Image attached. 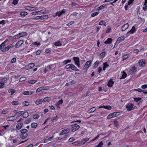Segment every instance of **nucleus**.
<instances>
[{
    "label": "nucleus",
    "instance_id": "obj_1",
    "mask_svg": "<svg viewBox=\"0 0 147 147\" xmlns=\"http://www.w3.org/2000/svg\"><path fill=\"white\" fill-rule=\"evenodd\" d=\"M21 134L20 135V137L22 139L26 138L28 136L27 132L28 130L27 129H21L20 131Z\"/></svg>",
    "mask_w": 147,
    "mask_h": 147
},
{
    "label": "nucleus",
    "instance_id": "obj_2",
    "mask_svg": "<svg viewBox=\"0 0 147 147\" xmlns=\"http://www.w3.org/2000/svg\"><path fill=\"white\" fill-rule=\"evenodd\" d=\"M65 68L67 69H71L72 70L76 71H79V70L77 68L72 64H70L67 65L65 66Z\"/></svg>",
    "mask_w": 147,
    "mask_h": 147
},
{
    "label": "nucleus",
    "instance_id": "obj_3",
    "mask_svg": "<svg viewBox=\"0 0 147 147\" xmlns=\"http://www.w3.org/2000/svg\"><path fill=\"white\" fill-rule=\"evenodd\" d=\"M73 60L74 61L75 63L78 67H80V63L79 61V58L77 57H73Z\"/></svg>",
    "mask_w": 147,
    "mask_h": 147
},
{
    "label": "nucleus",
    "instance_id": "obj_4",
    "mask_svg": "<svg viewBox=\"0 0 147 147\" xmlns=\"http://www.w3.org/2000/svg\"><path fill=\"white\" fill-rule=\"evenodd\" d=\"M118 115V113L117 112H114L111 113L107 117V119H110L114 117L117 116Z\"/></svg>",
    "mask_w": 147,
    "mask_h": 147
},
{
    "label": "nucleus",
    "instance_id": "obj_5",
    "mask_svg": "<svg viewBox=\"0 0 147 147\" xmlns=\"http://www.w3.org/2000/svg\"><path fill=\"white\" fill-rule=\"evenodd\" d=\"M127 109L129 111L132 110L134 109L133 105L132 104H128L126 106Z\"/></svg>",
    "mask_w": 147,
    "mask_h": 147
},
{
    "label": "nucleus",
    "instance_id": "obj_6",
    "mask_svg": "<svg viewBox=\"0 0 147 147\" xmlns=\"http://www.w3.org/2000/svg\"><path fill=\"white\" fill-rule=\"evenodd\" d=\"M72 131L74 132L77 130L79 128L80 126L77 124H75L71 125Z\"/></svg>",
    "mask_w": 147,
    "mask_h": 147
},
{
    "label": "nucleus",
    "instance_id": "obj_7",
    "mask_svg": "<svg viewBox=\"0 0 147 147\" xmlns=\"http://www.w3.org/2000/svg\"><path fill=\"white\" fill-rule=\"evenodd\" d=\"M136 31L135 27L134 26H133L132 28L129 32H127V34L128 36L130 35L131 34H133L134 32Z\"/></svg>",
    "mask_w": 147,
    "mask_h": 147
},
{
    "label": "nucleus",
    "instance_id": "obj_8",
    "mask_svg": "<svg viewBox=\"0 0 147 147\" xmlns=\"http://www.w3.org/2000/svg\"><path fill=\"white\" fill-rule=\"evenodd\" d=\"M70 131V130L69 128L63 130L62 131L61 134H59V136H61L62 135L67 134Z\"/></svg>",
    "mask_w": 147,
    "mask_h": 147
},
{
    "label": "nucleus",
    "instance_id": "obj_9",
    "mask_svg": "<svg viewBox=\"0 0 147 147\" xmlns=\"http://www.w3.org/2000/svg\"><path fill=\"white\" fill-rule=\"evenodd\" d=\"M125 40V36H121L119 37L116 43H119L120 42L123 41Z\"/></svg>",
    "mask_w": 147,
    "mask_h": 147
},
{
    "label": "nucleus",
    "instance_id": "obj_10",
    "mask_svg": "<svg viewBox=\"0 0 147 147\" xmlns=\"http://www.w3.org/2000/svg\"><path fill=\"white\" fill-rule=\"evenodd\" d=\"M17 119V117H15V116H11L8 117L6 120L8 121L15 120Z\"/></svg>",
    "mask_w": 147,
    "mask_h": 147
},
{
    "label": "nucleus",
    "instance_id": "obj_11",
    "mask_svg": "<svg viewBox=\"0 0 147 147\" xmlns=\"http://www.w3.org/2000/svg\"><path fill=\"white\" fill-rule=\"evenodd\" d=\"M25 8L28 10H31L32 11H34L36 10L37 9V7H33L30 6H26L25 7Z\"/></svg>",
    "mask_w": 147,
    "mask_h": 147
},
{
    "label": "nucleus",
    "instance_id": "obj_12",
    "mask_svg": "<svg viewBox=\"0 0 147 147\" xmlns=\"http://www.w3.org/2000/svg\"><path fill=\"white\" fill-rule=\"evenodd\" d=\"M13 43L10 44L7 47H5V50H4V52L8 51L10 49L13 48L14 47Z\"/></svg>",
    "mask_w": 147,
    "mask_h": 147
},
{
    "label": "nucleus",
    "instance_id": "obj_13",
    "mask_svg": "<svg viewBox=\"0 0 147 147\" xmlns=\"http://www.w3.org/2000/svg\"><path fill=\"white\" fill-rule=\"evenodd\" d=\"M128 27L129 24L128 23H126L121 27V30L122 32H123L126 30Z\"/></svg>",
    "mask_w": 147,
    "mask_h": 147
},
{
    "label": "nucleus",
    "instance_id": "obj_14",
    "mask_svg": "<svg viewBox=\"0 0 147 147\" xmlns=\"http://www.w3.org/2000/svg\"><path fill=\"white\" fill-rule=\"evenodd\" d=\"M138 63L139 66L141 67L144 66L146 64L145 61L143 59L140 60Z\"/></svg>",
    "mask_w": 147,
    "mask_h": 147
},
{
    "label": "nucleus",
    "instance_id": "obj_15",
    "mask_svg": "<svg viewBox=\"0 0 147 147\" xmlns=\"http://www.w3.org/2000/svg\"><path fill=\"white\" fill-rule=\"evenodd\" d=\"M23 40H21L18 42L16 44V48H18L20 47L22 45L23 43Z\"/></svg>",
    "mask_w": 147,
    "mask_h": 147
},
{
    "label": "nucleus",
    "instance_id": "obj_16",
    "mask_svg": "<svg viewBox=\"0 0 147 147\" xmlns=\"http://www.w3.org/2000/svg\"><path fill=\"white\" fill-rule=\"evenodd\" d=\"M34 92L31 90L28 91H25L23 93L24 95H30L34 93Z\"/></svg>",
    "mask_w": 147,
    "mask_h": 147
},
{
    "label": "nucleus",
    "instance_id": "obj_17",
    "mask_svg": "<svg viewBox=\"0 0 147 147\" xmlns=\"http://www.w3.org/2000/svg\"><path fill=\"white\" fill-rule=\"evenodd\" d=\"M5 45V43L3 42L0 45V49L3 52H4V50H5V47L4 48V47Z\"/></svg>",
    "mask_w": 147,
    "mask_h": 147
},
{
    "label": "nucleus",
    "instance_id": "obj_18",
    "mask_svg": "<svg viewBox=\"0 0 147 147\" xmlns=\"http://www.w3.org/2000/svg\"><path fill=\"white\" fill-rule=\"evenodd\" d=\"M103 108L104 109H108L109 110H110L111 109V107L110 106H100L98 108L100 109V108Z\"/></svg>",
    "mask_w": 147,
    "mask_h": 147
},
{
    "label": "nucleus",
    "instance_id": "obj_19",
    "mask_svg": "<svg viewBox=\"0 0 147 147\" xmlns=\"http://www.w3.org/2000/svg\"><path fill=\"white\" fill-rule=\"evenodd\" d=\"M65 12L64 10H63L62 11L59 12L57 11L56 13V16H60L63 13Z\"/></svg>",
    "mask_w": 147,
    "mask_h": 147
},
{
    "label": "nucleus",
    "instance_id": "obj_20",
    "mask_svg": "<svg viewBox=\"0 0 147 147\" xmlns=\"http://www.w3.org/2000/svg\"><path fill=\"white\" fill-rule=\"evenodd\" d=\"M114 84V82L112 80H111L108 82L107 84V86L109 87H111Z\"/></svg>",
    "mask_w": 147,
    "mask_h": 147
},
{
    "label": "nucleus",
    "instance_id": "obj_21",
    "mask_svg": "<svg viewBox=\"0 0 147 147\" xmlns=\"http://www.w3.org/2000/svg\"><path fill=\"white\" fill-rule=\"evenodd\" d=\"M43 100L42 99H37L35 102V103L36 104L39 105L42 102Z\"/></svg>",
    "mask_w": 147,
    "mask_h": 147
},
{
    "label": "nucleus",
    "instance_id": "obj_22",
    "mask_svg": "<svg viewBox=\"0 0 147 147\" xmlns=\"http://www.w3.org/2000/svg\"><path fill=\"white\" fill-rule=\"evenodd\" d=\"M112 40L111 38H108L106 41L104 42L105 44H110L111 43Z\"/></svg>",
    "mask_w": 147,
    "mask_h": 147
},
{
    "label": "nucleus",
    "instance_id": "obj_23",
    "mask_svg": "<svg viewBox=\"0 0 147 147\" xmlns=\"http://www.w3.org/2000/svg\"><path fill=\"white\" fill-rule=\"evenodd\" d=\"M23 123H18V124H17L16 126V128L18 129H20L22 127V126L23 125Z\"/></svg>",
    "mask_w": 147,
    "mask_h": 147
},
{
    "label": "nucleus",
    "instance_id": "obj_24",
    "mask_svg": "<svg viewBox=\"0 0 147 147\" xmlns=\"http://www.w3.org/2000/svg\"><path fill=\"white\" fill-rule=\"evenodd\" d=\"M35 64L33 63H29L28 66V69H30L33 67L35 65Z\"/></svg>",
    "mask_w": 147,
    "mask_h": 147
},
{
    "label": "nucleus",
    "instance_id": "obj_25",
    "mask_svg": "<svg viewBox=\"0 0 147 147\" xmlns=\"http://www.w3.org/2000/svg\"><path fill=\"white\" fill-rule=\"evenodd\" d=\"M95 110H96V109H95V107H92V108L91 109H89V110H88L87 111V112L88 113H91L93 112L94 111H95Z\"/></svg>",
    "mask_w": 147,
    "mask_h": 147
},
{
    "label": "nucleus",
    "instance_id": "obj_26",
    "mask_svg": "<svg viewBox=\"0 0 147 147\" xmlns=\"http://www.w3.org/2000/svg\"><path fill=\"white\" fill-rule=\"evenodd\" d=\"M99 61H96L94 64L93 68H96L98 66V65L99 64Z\"/></svg>",
    "mask_w": 147,
    "mask_h": 147
},
{
    "label": "nucleus",
    "instance_id": "obj_27",
    "mask_svg": "<svg viewBox=\"0 0 147 147\" xmlns=\"http://www.w3.org/2000/svg\"><path fill=\"white\" fill-rule=\"evenodd\" d=\"M38 125V124L36 123H32L31 124V127L33 128H35Z\"/></svg>",
    "mask_w": 147,
    "mask_h": 147
},
{
    "label": "nucleus",
    "instance_id": "obj_28",
    "mask_svg": "<svg viewBox=\"0 0 147 147\" xmlns=\"http://www.w3.org/2000/svg\"><path fill=\"white\" fill-rule=\"evenodd\" d=\"M40 18L41 20L47 19L48 18V16L47 15L40 16Z\"/></svg>",
    "mask_w": 147,
    "mask_h": 147
},
{
    "label": "nucleus",
    "instance_id": "obj_29",
    "mask_svg": "<svg viewBox=\"0 0 147 147\" xmlns=\"http://www.w3.org/2000/svg\"><path fill=\"white\" fill-rule=\"evenodd\" d=\"M21 37L26 36L28 35L27 33L26 32H22L19 33Z\"/></svg>",
    "mask_w": 147,
    "mask_h": 147
},
{
    "label": "nucleus",
    "instance_id": "obj_30",
    "mask_svg": "<svg viewBox=\"0 0 147 147\" xmlns=\"http://www.w3.org/2000/svg\"><path fill=\"white\" fill-rule=\"evenodd\" d=\"M75 143H76V144H75V145H77V146H81L82 145H83L82 144V142H81V141H77L76 142H75Z\"/></svg>",
    "mask_w": 147,
    "mask_h": 147
},
{
    "label": "nucleus",
    "instance_id": "obj_31",
    "mask_svg": "<svg viewBox=\"0 0 147 147\" xmlns=\"http://www.w3.org/2000/svg\"><path fill=\"white\" fill-rule=\"evenodd\" d=\"M54 44L55 46H61L62 45V43L59 41L55 42Z\"/></svg>",
    "mask_w": 147,
    "mask_h": 147
},
{
    "label": "nucleus",
    "instance_id": "obj_32",
    "mask_svg": "<svg viewBox=\"0 0 147 147\" xmlns=\"http://www.w3.org/2000/svg\"><path fill=\"white\" fill-rule=\"evenodd\" d=\"M51 99V98L50 97H47L43 99V101L44 102L49 101Z\"/></svg>",
    "mask_w": 147,
    "mask_h": 147
},
{
    "label": "nucleus",
    "instance_id": "obj_33",
    "mask_svg": "<svg viewBox=\"0 0 147 147\" xmlns=\"http://www.w3.org/2000/svg\"><path fill=\"white\" fill-rule=\"evenodd\" d=\"M9 93H11V95H13L15 93V90L12 88L9 89L8 90Z\"/></svg>",
    "mask_w": 147,
    "mask_h": 147
},
{
    "label": "nucleus",
    "instance_id": "obj_34",
    "mask_svg": "<svg viewBox=\"0 0 147 147\" xmlns=\"http://www.w3.org/2000/svg\"><path fill=\"white\" fill-rule=\"evenodd\" d=\"M92 62V61L91 60L88 61L86 63L85 65L86 66L89 67V66H90Z\"/></svg>",
    "mask_w": 147,
    "mask_h": 147
},
{
    "label": "nucleus",
    "instance_id": "obj_35",
    "mask_svg": "<svg viewBox=\"0 0 147 147\" xmlns=\"http://www.w3.org/2000/svg\"><path fill=\"white\" fill-rule=\"evenodd\" d=\"M89 140V138H84L83 139L82 141V144H84L86 142L88 141Z\"/></svg>",
    "mask_w": 147,
    "mask_h": 147
},
{
    "label": "nucleus",
    "instance_id": "obj_36",
    "mask_svg": "<svg viewBox=\"0 0 147 147\" xmlns=\"http://www.w3.org/2000/svg\"><path fill=\"white\" fill-rule=\"evenodd\" d=\"M29 116V113L27 112H25L23 114V117L24 118H27Z\"/></svg>",
    "mask_w": 147,
    "mask_h": 147
},
{
    "label": "nucleus",
    "instance_id": "obj_37",
    "mask_svg": "<svg viewBox=\"0 0 147 147\" xmlns=\"http://www.w3.org/2000/svg\"><path fill=\"white\" fill-rule=\"evenodd\" d=\"M51 121H52L53 122V121H57L58 119V118H57V116H56L55 117H53L52 118H51Z\"/></svg>",
    "mask_w": 147,
    "mask_h": 147
},
{
    "label": "nucleus",
    "instance_id": "obj_38",
    "mask_svg": "<svg viewBox=\"0 0 147 147\" xmlns=\"http://www.w3.org/2000/svg\"><path fill=\"white\" fill-rule=\"evenodd\" d=\"M28 14V13L25 11L22 12L20 13V15L22 16H25L27 15Z\"/></svg>",
    "mask_w": 147,
    "mask_h": 147
},
{
    "label": "nucleus",
    "instance_id": "obj_39",
    "mask_svg": "<svg viewBox=\"0 0 147 147\" xmlns=\"http://www.w3.org/2000/svg\"><path fill=\"white\" fill-rule=\"evenodd\" d=\"M127 76V74L126 73L125 71H123V74L122 76V77L120 79L122 78H125Z\"/></svg>",
    "mask_w": 147,
    "mask_h": 147
},
{
    "label": "nucleus",
    "instance_id": "obj_40",
    "mask_svg": "<svg viewBox=\"0 0 147 147\" xmlns=\"http://www.w3.org/2000/svg\"><path fill=\"white\" fill-rule=\"evenodd\" d=\"M44 90V87H40L38 88L36 90V92H39L40 91H41L42 90Z\"/></svg>",
    "mask_w": 147,
    "mask_h": 147
},
{
    "label": "nucleus",
    "instance_id": "obj_41",
    "mask_svg": "<svg viewBox=\"0 0 147 147\" xmlns=\"http://www.w3.org/2000/svg\"><path fill=\"white\" fill-rule=\"evenodd\" d=\"M22 103L23 105L27 106L29 105V102L28 101H25L23 102Z\"/></svg>",
    "mask_w": 147,
    "mask_h": 147
},
{
    "label": "nucleus",
    "instance_id": "obj_42",
    "mask_svg": "<svg viewBox=\"0 0 147 147\" xmlns=\"http://www.w3.org/2000/svg\"><path fill=\"white\" fill-rule=\"evenodd\" d=\"M99 13V12L98 11L96 12L92 13L91 14V16L92 17H94L97 16Z\"/></svg>",
    "mask_w": 147,
    "mask_h": 147
},
{
    "label": "nucleus",
    "instance_id": "obj_43",
    "mask_svg": "<svg viewBox=\"0 0 147 147\" xmlns=\"http://www.w3.org/2000/svg\"><path fill=\"white\" fill-rule=\"evenodd\" d=\"M20 37H21L20 36V34L19 33V34L14 36H13V38H14V39H18Z\"/></svg>",
    "mask_w": 147,
    "mask_h": 147
},
{
    "label": "nucleus",
    "instance_id": "obj_44",
    "mask_svg": "<svg viewBox=\"0 0 147 147\" xmlns=\"http://www.w3.org/2000/svg\"><path fill=\"white\" fill-rule=\"evenodd\" d=\"M11 103L13 105H18L19 104V102L18 101H12Z\"/></svg>",
    "mask_w": 147,
    "mask_h": 147
},
{
    "label": "nucleus",
    "instance_id": "obj_45",
    "mask_svg": "<svg viewBox=\"0 0 147 147\" xmlns=\"http://www.w3.org/2000/svg\"><path fill=\"white\" fill-rule=\"evenodd\" d=\"M33 117L34 119H37L39 117V116L38 114L33 115Z\"/></svg>",
    "mask_w": 147,
    "mask_h": 147
},
{
    "label": "nucleus",
    "instance_id": "obj_46",
    "mask_svg": "<svg viewBox=\"0 0 147 147\" xmlns=\"http://www.w3.org/2000/svg\"><path fill=\"white\" fill-rule=\"evenodd\" d=\"M71 60H65L64 61H63V63L64 64H67L68 63H69V62H71Z\"/></svg>",
    "mask_w": 147,
    "mask_h": 147
},
{
    "label": "nucleus",
    "instance_id": "obj_47",
    "mask_svg": "<svg viewBox=\"0 0 147 147\" xmlns=\"http://www.w3.org/2000/svg\"><path fill=\"white\" fill-rule=\"evenodd\" d=\"M36 82V80H29L28 81V82L29 83L33 84H34Z\"/></svg>",
    "mask_w": 147,
    "mask_h": 147
},
{
    "label": "nucleus",
    "instance_id": "obj_48",
    "mask_svg": "<svg viewBox=\"0 0 147 147\" xmlns=\"http://www.w3.org/2000/svg\"><path fill=\"white\" fill-rule=\"evenodd\" d=\"M26 78L25 77H21L20 79V82H22L24 80H26Z\"/></svg>",
    "mask_w": 147,
    "mask_h": 147
},
{
    "label": "nucleus",
    "instance_id": "obj_49",
    "mask_svg": "<svg viewBox=\"0 0 147 147\" xmlns=\"http://www.w3.org/2000/svg\"><path fill=\"white\" fill-rule=\"evenodd\" d=\"M23 114V111H19L18 112V113L17 114L18 116L17 118L19 117L20 116H21V115H22Z\"/></svg>",
    "mask_w": 147,
    "mask_h": 147
},
{
    "label": "nucleus",
    "instance_id": "obj_50",
    "mask_svg": "<svg viewBox=\"0 0 147 147\" xmlns=\"http://www.w3.org/2000/svg\"><path fill=\"white\" fill-rule=\"evenodd\" d=\"M128 57V55H124L123 57V60H125Z\"/></svg>",
    "mask_w": 147,
    "mask_h": 147
},
{
    "label": "nucleus",
    "instance_id": "obj_51",
    "mask_svg": "<svg viewBox=\"0 0 147 147\" xmlns=\"http://www.w3.org/2000/svg\"><path fill=\"white\" fill-rule=\"evenodd\" d=\"M32 20H38L40 19V16H38L35 18H31Z\"/></svg>",
    "mask_w": 147,
    "mask_h": 147
},
{
    "label": "nucleus",
    "instance_id": "obj_52",
    "mask_svg": "<svg viewBox=\"0 0 147 147\" xmlns=\"http://www.w3.org/2000/svg\"><path fill=\"white\" fill-rule=\"evenodd\" d=\"M4 84L3 83L0 82V88H3L4 87Z\"/></svg>",
    "mask_w": 147,
    "mask_h": 147
},
{
    "label": "nucleus",
    "instance_id": "obj_53",
    "mask_svg": "<svg viewBox=\"0 0 147 147\" xmlns=\"http://www.w3.org/2000/svg\"><path fill=\"white\" fill-rule=\"evenodd\" d=\"M103 66L107 68L109 66V65L106 62L104 63H103Z\"/></svg>",
    "mask_w": 147,
    "mask_h": 147
},
{
    "label": "nucleus",
    "instance_id": "obj_54",
    "mask_svg": "<svg viewBox=\"0 0 147 147\" xmlns=\"http://www.w3.org/2000/svg\"><path fill=\"white\" fill-rule=\"evenodd\" d=\"M105 52H102V53H101L100 55L103 58L104 56H105Z\"/></svg>",
    "mask_w": 147,
    "mask_h": 147
},
{
    "label": "nucleus",
    "instance_id": "obj_55",
    "mask_svg": "<svg viewBox=\"0 0 147 147\" xmlns=\"http://www.w3.org/2000/svg\"><path fill=\"white\" fill-rule=\"evenodd\" d=\"M18 0H14L13 2V4L16 5L18 3Z\"/></svg>",
    "mask_w": 147,
    "mask_h": 147
},
{
    "label": "nucleus",
    "instance_id": "obj_56",
    "mask_svg": "<svg viewBox=\"0 0 147 147\" xmlns=\"http://www.w3.org/2000/svg\"><path fill=\"white\" fill-rule=\"evenodd\" d=\"M103 145V143L102 141H101L98 144V147H102Z\"/></svg>",
    "mask_w": 147,
    "mask_h": 147
},
{
    "label": "nucleus",
    "instance_id": "obj_57",
    "mask_svg": "<svg viewBox=\"0 0 147 147\" xmlns=\"http://www.w3.org/2000/svg\"><path fill=\"white\" fill-rule=\"evenodd\" d=\"M141 100V98H134V101H135L136 102H138V101L140 100Z\"/></svg>",
    "mask_w": 147,
    "mask_h": 147
},
{
    "label": "nucleus",
    "instance_id": "obj_58",
    "mask_svg": "<svg viewBox=\"0 0 147 147\" xmlns=\"http://www.w3.org/2000/svg\"><path fill=\"white\" fill-rule=\"evenodd\" d=\"M135 90H136L140 92H144V90L140 89V88H138L136 89H135Z\"/></svg>",
    "mask_w": 147,
    "mask_h": 147
},
{
    "label": "nucleus",
    "instance_id": "obj_59",
    "mask_svg": "<svg viewBox=\"0 0 147 147\" xmlns=\"http://www.w3.org/2000/svg\"><path fill=\"white\" fill-rule=\"evenodd\" d=\"M131 71L133 72H136V69L134 66L133 67V68L131 69Z\"/></svg>",
    "mask_w": 147,
    "mask_h": 147
},
{
    "label": "nucleus",
    "instance_id": "obj_60",
    "mask_svg": "<svg viewBox=\"0 0 147 147\" xmlns=\"http://www.w3.org/2000/svg\"><path fill=\"white\" fill-rule=\"evenodd\" d=\"M74 138H71L69 139V142H71L74 141Z\"/></svg>",
    "mask_w": 147,
    "mask_h": 147
},
{
    "label": "nucleus",
    "instance_id": "obj_61",
    "mask_svg": "<svg viewBox=\"0 0 147 147\" xmlns=\"http://www.w3.org/2000/svg\"><path fill=\"white\" fill-rule=\"evenodd\" d=\"M114 124L115 127H117L118 124V122L117 121H114Z\"/></svg>",
    "mask_w": 147,
    "mask_h": 147
},
{
    "label": "nucleus",
    "instance_id": "obj_62",
    "mask_svg": "<svg viewBox=\"0 0 147 147\" xmlns=\"http://www.w3.org/2000/svg\"><path fill=\"white\" fill-rule=\"evenodd\" d=\"M63 102V100L61 99L59 101L57 102L58 105L62 104Z\"/></svg>",
    "mask_w": 147,
    "mask_h": 147
},
{
    "label": "nucleus",
    "instance_id": "obj_63",
    "mask_svg": "<svg viewBox=\"0 0 147 147\" xmlns=\"http://www.w3.org/2000/svg\"><path fill=\"white\" fill-rule=\"evenodd\" d=\"M111 31V28H108V29L106 31V33H108L110 32Z\"/></svg>",
    "mask_w": 147,
    "mask_h": 147
},
{
    "label": "nucleus",
    "instance_id": "obj_64",
    "mask_svg": "<svg viewBox=\"0 0 147 147\" xmlns=\"http://www.w3.org/2000/svg\"><path fill=\"white\" fill-rule=\"evenodd\" d=\"M147 88V84H145L144 85H143L142 86V88L143 89L146 88Z\"/></svg>",
    "mask_w": 147,
    "mask_h": 147
}]
</instances>
